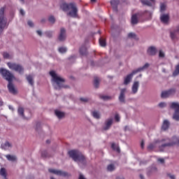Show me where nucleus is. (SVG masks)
Returning a JSON list of instances; mask_svg holds the SVG:
<instances>
[{
    "label": "nucleus",
    "instance_id": "f257e3e1",
    "mask_svg": "<svg viewBox=\"0 0 179 179\" xmlns=\"http://www.w3.org/2000/svg\"><path fill=\"white\" fill-rule=\"evenodd\" d=\"M179 138L177 136H173L171 139L166 138L162 140L157 139L153 143L149 144L148 146V150H153L155 148H159V150L163 152L166 148H171L174 145H178Z\"/></svg>",
    "mask_w": 179,
    "mask_h": 179
},
{
    "label": "nucleus",
    "instance_id": "f03ea898",
    "mask_svg": "<svg viewBox=\"0 0 179 179\" xmlns=\"http://www.w3.org/2000/svg\"><path fill=\"white\" fill-rule=\"evenodd\" d=\"M69 155L74 162H78L79 166H85L86 164V159L82 152H79L78 150H73L69 152Z\"/></svg>",
    "mask_w": 179,
    "mask_h": 179
},
{
    "label": "nucleus",
    "instance_id": "7ed1b4c3",
    "mask_svg": "<svg viewBox=\"0 0 179 179\" xmlns=\"http://www.w3.org/2000/svg\"><path fill=\"white\" fill-rule=\"evenodd\" d=\"M61 8L64 12H68L67 15L71 17H76L78 16V8L75 3H63L61 6Z\"/></svg>",
    "mask_w": 179,
    "mask_h": 179
},
{
    "label": "nucleus",
    "instance_id": "20e7f679",
    "mask_svg": "<svg viewBox=\"0 0 179 179\" xmlns=\"http://www.w3.org/2000/svg\"><path fill=\"white\" fill-rule=\"evenodd\" d=\"M50 76H52V82H53V86L56 90H59V89H62L64 87V82H65V80L59 77L55 71H52L50 72Z\"/></svg>",
    "mask_w": 179,
    "mask_h": 179
},
{
    "label": "nucleus",
    "instance_id": "39448f33",
    "mask_svg": "<svg viewBox=\"0 0 179 179\" xmlns=\"http://www.w3.org/2000/svg\"><path fill=\"white\" fill-rule=\"evenodd\" d=\"M5 8H0V36L2 34L4 29H8V20L4 16Z\"/></svg>",
    "mask_w": 179,
    "mask_h": 179
},
{
    "label": "nucleus",
    "instance_id": "423d86ee",
    "mask_svg": "<svg viewBox=\"0 0 179 179\" xmlns=\"http://www.w3.org/2000/svg\"><path fill=\"white\" fill-rule=\"evenodd\" d=\"M7 66L9 69L11 71H15V72H18L20 75L24 73V68L22 66V65L19 64H16L15 62H8Z\"/></svg>",
    "mask_w": 179,
    "mask_h": 179
},
{
    "label": "nucleus",
    "instance_id": "0eeeda50",
    "mask_svg": "<svg viewBox=\"0 0 179 179\" xmlns=\"http://www.w3.org/2000/svg\"><path fill=\"white\" fill-rule=\"evenodd\" d=\"M0 73L3 76V79L8 80V83L12 82L15 79V76L10 73L9 70H7L4 68L0 69Z\"/></svg>",
    "mask_w": 179,
    "mask_h": 179
},
{
    "label": "nucleus",
    "instance_id": "6e6552de",
    "mask_svg": "<svg viewBox=\"0 0 179 179\" xmlns=\"http://www.w3.org/2000/svg\"><path fill=\"white\" fill-rule=\"evenodd\" d=\"M170 108L175 110V112L173 115V119L175 121H179V103L178 102H172L170 103Z\"/></svg>",
    "mask_w": 179,
    "mask_h": 179
},
{
    "label": "nucleus",
    "instance_id": "1a4fd4ad",
    "mask_svg": "<svg viewBox=\"0 0 179 179\" xmlns=\"http://www.w3.org/2000/svg\"><path fill=\"white\" fill-rule=\"evenodd\" d=\"M176 94V89L172 88L168 90L162 91L161 94L162 99H169Z\"/></svg>",
    "mask_w": 179,
    "mask_h": 179
},
{
    "label": "nucleus",
    "instance_id": "9d476101",
    "mask_svg": "<svg viewBox=\"0 0 179 179\" xmlns=\"http://www.w3.org/2000/svg\"><path fill=\"white\" fill-rule=\"evenodd\" d=\"M113 121H114V119H113V117L108 118L105 121L104 125L103 127V131H108V129L111 128Z\"/></svg>",
    "mask_w": 179,
    "mask_h": 179
},
{
    "label": "nucleus",
    "instance_id": "9b49d317",
    "mask_svg": "<svg viewBox=\"0 0 179 179\" xmlns=\"http://www.w3.org/2000/svg\"><path fill=\"white\" fill-rule=\"evenodd\" d=\"M1 149H3V150H10V149L13 148V145L12 144V143L6 141L5 143H3L1 145Z\"/></svg>",
    "mask_w": 179,
    "mask_h": 179
},
{
    "label": "nucleus",
    "instance_id": "f8f14e48",
    "mask_svg": "<svg viewBox=\"0 0 179 179\" xmlns=\"http://www.w3.org/2000/svg\"><path fill=\"white\" fill-rule=\"evenodd\" d=\"M134 75H136L135 70L133 71L130 74L127 75L124 80V85H128L132 80V78H134Z\"/></svg>",
    "mask_w": 179,
    "mask_h": 179
},
{
    "label": "nucleus",
    "instance_id": "ddd939ff",
    "mask_svg": "<svg viewBox=\"0 0 179 179\" xmlns=\"http://www.w3.org/2000/svg\"><path fill=\"white\" fill-rule=\"evenodd\" d=\"M66 38V30L64 28H61L60 33L58 36L59 41H65Z\"/></svg>",
    "mask_w": 179,
    "mask_h": 179
},
{
    "label": "nucleus",
    "instance_id": "4468645a",
    "mask_svg": "<svg viewBox=\"0 0 179 179\" xmlns=\"http://www.w3.org/2000/svg\"><path fill=\"white\" fill-rule=\"evenodd\" d=\"M156 173H157V167H156L155 165H152L147 169L148 176H153V174H156Z\"/></svg>",
    "mask_w": 179,
    "mask_h": 179
},
{
    "label": "nucleus",
    "instance_id": "2eb2a0df",
    "mask_svg": "<svg viewBox=\"0 0 179 179\" xmlns=\"http://www.w3.org/2000/svg\"><path fill=\"white\" fill-rule=\"evenodd\" d=\"M49 173H52V174H56V176H62L63 177L66 176V172H64L62 171L49 169Z\"/></svg>",
    "mask_w": 179,
    "mask_h": 179
},
{
    "label": "nucleus",
    "instance_id": "dca6fc26",
    "mask_svg": "<svg viewBox=\"0 0 179 179\" xmlns=\"http://www.w3.org/2000/svg\"><path fill=\"white\" fill-rule=\"evenodd\" d=\"M125 93H127V89L123 88L120 90V94L119 96V101L120 103H125Z\"/></svg>",
    "mask_w": 179,
    "mask_h": 179
},
{
    "label": "nucleus",
    "instance_id": "f3484780",
    "mask_svg": "<svg viewBox=\"0 0 179 179\" xmlns=\"http://www.w3.org/2000/svg\"><path fill=\"white\" fill-rule=\"evenodd\" d=\"M138 89H139V81H135L133 83V85L131 87L132 94H136V93H138Z\"/></svg>",
    "mask_w": 179,
    "mask_h": 179
},
{
    "label": "nucleus",
    "instance_id": "a211bd4d",
    "mask_svg": "<svg viewBox=\"0 0 179 179\" xmlns=\"http://www.w3.org/2000/svg\"><path fill=\"white\" fill-rule=\"evenodd\" d=\"M7 87L8 89V92L12 94H16V93H17V91L15 88V85H13L12 82L8 83Z\"/></svg>",
    "mask_w": 179,
    "mask_h": 179
},
{
    "label": "nucleus",
    "instance_id": "6ab92c4d",
    "mask_svg": "<svg viewBox=\"0 0 179 179\" xmlns=\"http://www.w3.org/2000/svg\"><path fill=\"white\" fill-rule=\"evenodd\" d=\"M147 52L148 55H156V52H157V49L155 46H150L148 48Z\"/></svg>",
    "mask_w": 179,
    "mask_h": 179
},
{
    "label": "nucleus",
    "instance_id": "aec40b11",
    "mask_svg": "<svg viewBox=\"0 0 179 179\" xmlns=\"http://www.w3.org/2000/svg\"><path fill=\"white\" fill-rule=\"evenodd\" d=\"M160 20L162 23H164L165 24L169 23V20H170V17L168 14H162L160 16Z\"/></svg>",
    "mask_w": 179,
    "mask_h": 179
},
{
    "label": "nucleus",
    "instance_id": "412c9836",
    "mask_svg": "<svg viewBox=\"0 0 179 179\" xmlns=\"http://www.w3.org/2000/svg\"><path fill=\"white\" fill-rule=\"evenodd\" d=\"M118 3H120V1L118 0H112L110 1L111 6L113 7V9L115 12L118 10Z\"/></svg>",
    "mask_w": 179,
    "mask_h": 179
},
{
    "label": "nucleus",
    "instance_id": "4be33fe9",
    "mask_svg": "<svg viewBox=\"0 0 179 179\" xmlns=\"http://www.w3.org/2000/svg\"><path fill=\"white\" fill-rule=\"evenodd\" d=\"M177 34H179V27H177L176 30L171 31L170 37L171 40H176V38H177Z\"/></svg>",
    "mask_w": 179,
    "mask_h": 179
},
{
    "label": "nucleus",
    "instance_id": "5701e85b",
    "mask_svg": "<svg viewBox=\"0 0 179 179\" xmlns=\"http://www.w3.org/2000/svg\"><path fill=\"white\" fill-rule=\"evenodd\" d=\"M150 66V64L149 63H145L143 66L139 67L136 70H134L136 73H138V72H142V71H145V69H148Z\"/></svg>",
    "mask_w": 179,
    "mask_h": 179
},
{
    "label": "nucleus",
    "instance_id": "b1692460",
    "mask_svg": "<svg viewBox=\"0 0 179 179\" xmlns=\"http://www.w3.org/2000/svg\"><path fill=\"white\" fill-rule=\"evenodd\" d=\"M169 127H170V122L166 120L164 121L162 124V129H163V131H166V129H169Z\"/></svg>",
    "mask_w": 179,
    "mask_h": 179
},
{
    "label": "nucleus",
    "instance_id": "393cba45",
    "mask_svg": "<svg viewBox=\"0 0 179 179\" xmlns=\"http://www.w3.org/2000/svg\"><path fill=\"white\" fill-rule=\"evenodd\" d=\"M27 80L31 86H34V77L33 76H27Z\"/></svg>",
    "mask_w": 179,
    "mask_h": 179
},
{
    "label": "nucleus",
    "instance_id": "a878e982",
    "mask_svg": "<svg viewBox=\"0 0 179 179\" xmlns=\"http://www.w3.org/2000/svg\"><path fill=\"white\" fill-rule=\"evenodd\" d=\"M55 114L57 117V118H59V120H62V118H64L65 117V113L59 110H55Z\"/></svg>",
    "mask_w": 179,
    "mask_h": 179
},
{
    "label": "nucleus",
    "instance_id": "bb28decb",
    "mask_svg": "<svg viewBox=\"0 0 179 179\" xmlns=\"http://www.w3.org/2000/svg\"><path fill=\"white\" fill-rule=\"evenodd\" d=\"M5 157H6L7 160L9 162H16V160H17V157L15 155H5Z\"/></svg>",
    "mask_w": 179,
    "mask_h": 179
},
{
    "label": "nucleus",
    "instance_id": "cd10ccee",
    "mask_svg": "<svg viewBox=\"0 0 179 179\" xmlns=\"http://www.w3.org/2000/svg\"><path fill=\"white\" fill-rule=\"evenodd\" d=\"M17 113L20 117H22V118H24V119L26 118V117H24V109L22 107L18 108Z\"/></svg>",
    "mask_w": 179,
    "mask_h": 179
},
{
    "label": "nucleus",
    "instance_id": "c85d7f7f",
    "mask_svg": "<svg viewBox=\"0 0 179 179\" xmlns=\"http://www.w3.org/2000/svg\"><path fill=\"white\" fill-rule=\"evenodd\" d=\"M0 176L3 177L4 179H8L7 174H6V169L5 168H1L0 169Z\"/></svg>",
    "mask_w": 179,
    "mask_h": 179
},
{
    "label": "nucleus",
    "instance_id": "c756f323",
    "mask_svg": "<svg viewBox=\"0 0 179 179\" xmlns=\"http://www.w3.org/2000/svg\"><path fill=\"white\" fill-rule=\"evenodd\" d=\"M2 55H3V57L5 59H12V58H13V55L9 54L8 52H3L2 53Z\"/></svg>",
    "mask_w": 179,
    "mask_h": 179
},
{
    "label": "nucleus",
    "instance_id": "7c9ffc66",
    "mask_svg": "<svg viewBox=\"0 0 179 179\" xmlns=\"http://www.w3.org/2000/svg\"><path fill=\"white\" fill-rule=\"evenodd\" d=\"M131 24H138V15L136 14L131 16Z\"/></svg>",
    "mask_w": 179,
    "mask_h": 179
},
{
    "label": "nucleus",
    "instance_id": "2f4dec72",
    "mask_svg": "<svg viewBox=\"0 0 179 179\" xmlns=\"http://www.w3.org/2000/svg\"><path fill=\"white\" fill-rule=\"evenodd\" d=\"M80 53L81 55H86V54H87V50L86 49V47L82 46L80 48Z\"/></svg>",
    "mask_w": 179,
    "mask_h": 179
},
{
    "label": "nucleus",
    "instance_id": "473e14b6",
    "mask_svg": "<svg viewBox=\"0 0 179 179\" xmlns=\"http://www.w3.org/2000/svg\"><path fill=\"white\" fill-rule=\"evenodd\" d=\"M129 38H134V40H138V36H136V34L134 32H131L128 34Z\"/></svg>",
    "mask_w": 179,
    "mask_h": 179
},
{
    "label": "nucleus",
    "instance_id": "72a5a7b5",
    "mask_svg": "<svg viewBox=\"0 0 179 179\" xmlns=\"http://www.w3.org/2000/svg\"><path fill=\"white\" fill-rule=\"evenodd\" d=\"M58 51L60 52V54H65V52L68 51V48H66V47H59L58 48Z\"/></svg>",
    "mask_w": 179,
    "mask_h": 179
},
{
    "label": "nucleus",
    "instance_id": "f704fd0d",
    "mask_svg": "<svg viewBox=\"0 0 179 179\" xmlns=\"http://www.w3.org/2000/svg\"><path fill=\"white\" fill-rule=\"evenodd\" d=\"M92 116L94 118H96V120H99L100 118V113L97 110H94L92 112Z\"/></svg>",
    "mask_w": 179,
    "mask_h": 179
},
{
    "label": "nucleus",
    "instance_id": "c9c22d12",
    "mask_svg": "<svg viewBox=\"0 0 179 179\" xmlns=\"http://www.w3.org/2000/svg\"><path fill=\"white\" fill-rule=\"evenodd\" d=\"M107 170L110 172L114 171V170H115V165H114L113 164L108 165Z\"/></svg>",
    "mask_w": 179,
    "mask_h": 179
},
{
    "label": "nucleus",
    "instance_id": "e433bc0d",
    "mask_svg": "<svg viewBox=\"0 0 179 179\" xmlns=\"http://www.w3.org/2000/svg\"><path fill=\"white\" fill-rule=\"evenodd\" d=\"M48 22L51 23V24H54L55 23V17L54 15H50L48 19Z\"/></svg>",
    "mask_w": 179,
    "mask_h": 179
},
{
    "label": "nucleus",
    "instance_id": "4c0bfd02",
    "mask_svg": "<svg viewBox=\"0 0 179 179\" xmlns=\"http://www.w3.org/2000/svg\"><path fill=\"white\" fill-rule=\"evenodd\" d=\"M99 44L101 47H106V45H107V43H106V39L102 38H99Z\"/></svg>",
    "mask_w": 179,
    "mask_h": 179
},
{
    "label": "nucleus",
    "instance_id": "58836bf2",
    "mask_svg": "<svg viewBox=\"0 0 179 179\" xmlns=\"http://www.w3.org/2000/svg\"><path fill=\"white\" fill-rule=\"evenodd\" d=\"M100 85V80L99 78H95L94 80V85L95 87H99V85Z\"/></svg>",
    "mask_w": 179,
    "mask_h": 179
},
{
    "label": "nucleus",
    "instance_id": "ea45409f",
    "mask_svg": "<svg viewBox=\"0 0 179 179\" xmlns=\"http://www.w3.org/2000/svg\"><path fill=\"white\" fill-rule=\"evenodd\" d=\"M179 75V64L176 66V69L173 73V76H177Z\"/></svg>",
    "mask_w": 179,
    "mask_h": 179
},
{
    "label": "nucleus",
    "instance_id": "a19ab883",
    "mask_svg": "<svg viewBox=\"0 0 179 179\" xmlns=\"http://www.w3.org/2000/svg\"><path fill=\"white\" fill-rule=\"evenodd\" d=\"M111 148H112V149H113V150H115L116 152H120V148L118 146H117V145H115V143H113L111 145Z\"/></svg>",
    "mask_w": 179,
    "mask_h": 179
},
{
    "label": "nucleus",
    "instance_id": "79ce46f5",
    "mask_svg": "<svg viewBox=\"0 0 179 179\" xmlns=\"http://www.w3.org/2000/svg\"><path fill=\"white\" fill-rule=\"evenodd\" d=\"M80 101H83V103H89L90 101V98L88 97H81L80 98Z\"/></svg>",
    "mask_w": 179,
    "mask_h": 179
},
{
    "label": "nucleus",
    "instance_id": "37998d69",
    "mask_svg": "<svg viewBox=\"0 0 179 179\" xmlns=\"http://www.w3.org/2000/svg\"><path fill=\"white\" fill-rule=\"evenodd\" d=\"M141 3H143V5H147L148 6H152V3H150V1H147V0H141Z\"/></svg>",
    "mask_w": 179,
    "mask_h": 179
},
{
    "label": "nucleus",
    "instance_id": "c03bdc74",
    "mask_svg": "<svg viewBox=\"0 0 179 179\" xmlns=\"http://www.w3.org/2000/svg\"><path fill=\"white\" fill-rule=\"evenodd\" d=\"M45 34L47 37L51 38L52 37V34H54V31H48L45 32Z\"/></svg>",
    "mask_w": 179,
    "mask_h": 179
},
{
    "label": "nucleus",
    "instance_id": "a18cd8bd",
    "mask_svg": "<svg viewBox=\"0 0 179 179\" xmlns=\"http://www.w3.org/2000/svg\"><path fill=\"white\" fill-rule=\"evenodd\" d=\"M159 108H164L167 107V103L166 102H161L158 104Z\"/></svg>",
    "mask_w": 179,
    "mask_h": 179
},
{
    "label": "nucleus",
    "instance_id": "49530a36",
    "mask_svg": "<svg viewBox=\"0 0 179 179\" xmlns=\"http://www.w3.org/2000/svg\"><path fill=\"white\" fill-rule=\"evenodd\" d=\"M121 120V117H120V115L118 113H116L115 115V120L116 121V122H120Z\"/></svg>",
    "mask_w": 179,
    "mask_h": 179
},
{
    "label": "nucleus",
    "instance_id": "de8ad7c7",
    "mask_svg": "<svg viewBox=\"0 0 179 179\" xmlns=\"http://www.w3.org/2000/svg\"><path fill=\"white\" fill-rule=\"evenodd\" d=\"M164 10H166V4L162 3L160 5V12H164Z\"/></svg>",
    "mask_w": 179,
    "mask_h": 179
},
{
    "label": "nucleus",
    "instance_id": "09e8293b",
    "mask_svg": "<svg viewBox=\"0 0 179 179\" xmlns=\"http://www.w3.org/2000/svg\"><path fill=\"white\" fill-rule=\"evenodd\" d=\"M164 57H166V54L163 52V50H159V58H164Z\"/></svg>",
    "mask_w": 179,
    "mask_h": 179
},
{
    "label": "nucleus",
    "instance_id": "8fccbe9b",
    "mask_svg": "<svg viewBox=\"0 0 179 179\" xmlns=\"http://www.w3.org/2000/svg\"><path fill=\"white\" fill-rule=\"evenodd\" d=\"M41 156H42V157H43V158L48 157V152H47L46 150L42 151V152H41Z\"/></svg>",
    "mask_w": 179,
    "mask_h": 179
},
{
    "label": "nucleus",
    "instance_id": "3c124183",
    "mask_svg": "<svg viewBox=\"0 0 179 179\" xmlns=\"http://www.w3.org/2000/svg\"><path fill=\"white\" fill-rule=\"evenodd\" d=\"M101 99H102V100H110L111 99V96H101Z\"/></svg>",
    "mask_w": 179,
    "mask_h": 179
},
{
    "label": "nucleus",
    "instance_id": "603ef678",
    "mask_svg": "<svg viewBox=\"0 0 179 179\" xmlns=\"http://www.w3.org/2000/svg\"><path fill=\"white\" fill-rule=\"evenodd\" d=\"M167 176L169 177L171 179H176V175H173L171 173H168Z\"/></svg>",
    "mask_w": 179,
    "mask_h": 179
},
{
    "label": "nucleus",
    "instance_id": "864d4df0",
    "mask_svg": "<svg viewBox=\"0 0 179 179\" xmlns=\"http://www.w3.org/2000/svg\"><path fill=\"white\" fill-rule=\"evenodd\" d=\"M27 24L29 26V27H34V24L33 23V22L30 21V20L28 21Z\"/></svg>",
    "mask_w": 179,
    "mask_h": 179
},
{
    "label": "nucleus",
    "instance_id": "5fc2aeb1",
    "mask_svg": "<svg viewBox=\"0 0 179 179\" xmlns=\"http://www.w3.org/2000/svg\"><path fill=\"white\" fill-rule=\"evenodd\" d=\"M36 33L38 36H43V31H41V30H37Z\"/></svg>",
    "mask_w": 179,
    "mask_h": 179
},
{
    "label": "nucleus",
    "instance_id": "6e6d98bb",
    "mask_svg": "<svg viewBox=\"0 0 179 179\" xmlns=\"http://www.w3.org/2000/svg\"><path fill=\"white\" fill-rule=\"evenodd\" d=\"M157 161L159 162V163H162V164L164 163V159H163V158H159V159H157Z\"/></svg>",
    "mask_w": 179,
    "mask_h": 179
},
{
    "label": "nucleus",
    "instance_id": "4d7b16f0",
    "mask_svg": "<svg viewBox=\"0 0 179 179\" xmlns=\"http://www.w3.org/2000/svg\"><path fill=\"white\" fill-rule=\"evenodd\" d=\"M20 15H22V16H24V10L23 9H20Z\"/></svg>",
    "mask_w": 179,
    "mask_h": 179
},
{
    "label": "nucleus",
    "instance_id": "13d9d810",
    "mask_svg": "<svg viewBox=\"0 0 179 179\" xmlns=\"http://www.w3.org/2000/svg\"><path fill=\"white\" fill-rule=\"evenodd\" d=\"M79 179H86V178H85V176L82 173H80L79 176Z\"/></svg>",
    "mask_w": 179,
    "mask_h": 179
},
{
    "label": "nucleus",
    "instance_id": "bf43d9fd",
    "mask_svg": "<svg viewBox=\"0 0 179 179\" xmlns=\"http://www.w3.org/2000/svg\"><path fill=\"white\" fill-rule=\"evenodd\" d=\"M144 13H148V16H152V13L149 12V11H145Z\"/></svg>",
    "mask_w": 179,
    "mask_h": 179
},
{
    "label": "nucleus",
    "instance_id": "052dcab7",
    "mask_svg": "<svg viewBox=\"0 0 179 179\" xmlns=\"http://www.w3.org/2000/svg\"><path fill=\"white\" fill-rule=\"evenodd\" d=\"M46 20H45V18H42V19L41 20V23H45Z\"/></svg>",
    "mask_w": 179,
    "mask_h": 179
},
{
    "label": "nucleus",
    "instance_id": "680f3d73",
    "mask_svg": "<svg viewBox=\"0 0 179 179\" xmlns=\"http://www.w3.org/2000/svg\"><path fill=\"white\" fill-rule=\"evenodd\" d=\"M8 108H9V110H12V111H13V110H15L13 108V106H10V105L8 106Z\"/></svg>",
    "mask_w": 179,
    "mask_h": 179
},
{
    "label": "nucleus",
    "instance_id": "e2e57ef3",
    "mask_svg": "<svg viewBox=\"0 0 179 179\" xmlns=\"http://www.w3.org/2000/svg\"><path fill=\"white\" fill-rule=\"evenodd\" d=\"M141 148L143 149V147L145 146V143L143 141L141 142Z\"/></svg>",
    "mask_w": 179,
    "mask_h": 179
},
{
    "label": "nucleus",
    "instance_id": "0e129e2a",
    "mask_svg": "<svg viewBox=\"0 0 179 179\" xmlns=\"http://www.w3.org/2000/svg\"><path fill=\"white\" fill-rule=\"evenodd\" d=\"M3 106V101H2V99H0V107Z\"/></svg>",
    "mask_w": 179,
    "mask_h": 179
},
{
    "label": "nucleus",
    "instance_id": "69168bd1",
    "mask_svg": "<svg viewBox=\"0 0 179 179\" xmlns=\"http://www.w3.org/2000/svg\"><path fill=\"white\" fill-rule=\"evenodd\" d=\"M116 179H124L122 176H118L116 178Z\"/></svg>",
    "mask_w": 179,
    "mask_h": 179
},
{
    "label": "nucleus",
    "instance_id": "338daca9",
    "mask_svg": "<svg viewBox=\"0 0 179 179\" xmlns=\"http://www.w3.org/2000/svg\"><path fill=\"white\" fill-rule=\"evenodd\" d=\"M140 178H141V179H145V177H143V175H141H141H140Z\"/></svg>",
    "mask_w": 179,
    "mask_h": 179
},
{
    "label": "nucleus",
    "instance_id": "774afa93",
    "mask_svg": "<svg viewBox=\"0 0 179 179\" xmlns=\"http://www.w3.org/2000/svg\"><path fill=\"white\" fill-rule=\"evenodd\" d=\"M50 140L46 141V143H50Z\"/></svg>",
    "mask_w": 179,
    "mask_h": 179
}]
</instances>
